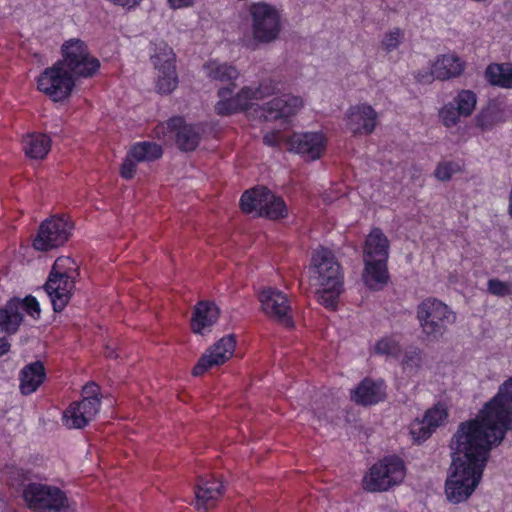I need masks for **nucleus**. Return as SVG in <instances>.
Instances as JSON below:
<instances>
[{
  "mask_svg": "<svg viewBox=\"0 0 512 512\" xmlns=\"http://www.w3.org/2000/svg\"><path fill=\"white\" fill-rule=\"evenodd\" d=\"M512 430V377L486 402L475 418L462 422L451 441L452 463L445 482L450 503L468 500L479 486L490 452Z\"/></svg>",
  "mask_w": 512,
  "mask_h": 512,
  "instance_id": "nucleus-1",
  "label": "nucleus"
},
{
  "mask_svg": "<svg viewBox=\"0 0 512 512\" xmlns=\"http://www.w3.org/2000/svg\"><path fill=\"white\" fill-rule=\"evenodd\" d=\"M275 86L272 81L252 83L235 91V85L221 87L217 92L214 110L219 116H231L245 113L248 117L276 120L296 114L303 107V99L295 95H283L269 101L265 107L258 102L273 94Z\"/></svg>",
  "mask_w": 512,
  "mask_h": 512,
  "instance_id": "nucleus-2",
  "label": "nucleus"
},
{
  "mask_svg": "<svg viewBox=\"0 0 512 512\" xmlns=\"http://www.w3.org/2000/svg\"><path fill=\"white\" fill-rule=\"evenodd\" d=\"M308 273L319 303L330 309L336 308L343 290V274L334 253L324 247L315 249Z\"/></svg>",
  "mask_w": 512,
  "mask_h": 512,
  "instance_id": "nucleus-3",
  "label": "nucleus"
},
{
  "mask_svg": "<svg viewBox=\"0 0 512 512\" xmlns=\"http://www.w3.org/2000/svg\"><path fill=\"white\" fill-rule=\"evenodd\" d=\"M389 241L385 234L374 228L368 234L363 247V281L373 290L381 289L388 281L387 260Z\"/></svg>",
  "mask_w": 512,
  "mask_h": 512,
  "instance_id": "nucleus-4",
  "label": "nucleus"
},
{
  "mask_svg": "<svg viewBox=\"0 0 512 512\" xmlns=\"http://www.w3.org/2000/svg\"><path fill=\"white\" fill-rule=\"evenodd\" d=\"M249 15L252 37L243 40L245 46L270 44L279 38L282 31V14L276 6L266 2L253 3L249 7Z\"/></svg>",
  "mask_w": 512,
  "mask_h": 512,
  "instance_id": "nucleus-5",
  "label": "nucleus"
},
{
  "mask_svg": "<svg viewBox=\"0 0 512 512\" xmlns=\"http://www.w3.org/2000/svg\"><path fill=\"white\" fill-rule=\"evenodd\" d=\"M78 265L70 257H58L45 284L54 311H62L68 304L75 288Z\"/></svg>",
  "mask_w": 512,
  "mask_h": 512,
  "instance_id": "nucleus-6",
  "label": "nucleus"
},
{
  "mask_svg": "<svg viewBox=\"0 0 512 512\" xmlns=\"http://www.w3.org/2000/svg\"><path fill=\"white\" fill-rule=\"evenodd\" d=\"M264 142L270 146H278L285 142L287 149L299 155L305 161H316L320 159L327 147V137L323 132H297L288 138L279 132H267L264 135Z\"/></svg>",
  "mask_w": 512,
  "mask_h": 512,
  "instance_id": "nucleus-7",
  "label": "nucleus"
},
{
  "mask_svg": "<svg viewBox=\"0 0 512 512\" xmlns=\"http://www.w3.org/2000/svg\"><path fill=\"white\" fill-rule=\"evenodd\" d=\"M406 477V467L397 456H386L374 463L363 477L362 485L368 492H386L400 485Z\"/></svg>",
  "mask_w": 512,
  "mask_h": 512,
  "instance_id": "nucleus-8",
  "label": "nucleus"
},
{
  "mask_svg": "<svg viewBox=\"0 0 512 512\" xmlns=\"http://www.w3.org/2000/svg\"><path fill=\"white\" fill-rule=\"evenodd\" d=\"M23 499L34 512H73L74 507L58 487L30 483L23 489Z\"/></svg>",
  "mask_w": 512,
  "mask_h": 512,
  "instance_id": "nucleus-9",
  "label": "nucleus"
},
{
  "mask_svg": "<svg viewBox=\"0 0 512 512\" xmlns=\"http://www.w3.org/2000/svg\"><path fill=\"white\" fill-rule=\"evenodd\" d=\"M417 318L428 337L439 339L445 334L447 327L455 322L456 315L444 302L427 298L418 305Z\"/></svg>",
  "mask_w": 512,
  "mask_h": 512,
  "instance_id": "nucleus-10",
  "label": "nucleus"
},
{
  "mask_svg": "<svg viewBox=\"0 0 512 512\" xmlns=\"http://www.w3.org/2000/svg\"><path fill=\"white\" fill-rule=\"evenodd\" d=\"M61 63L74 77H92L100 68L99 60L93 56L84 41L71 38L61 47Z\"/></svg>",
  "mask_w": 512,
  "mask_h": 512,
  "instance_id": "nucleus-11",
  "label": "nucleus"
},
{
  "mask_svg": "<svg viewBox=\"0 0 512 512\" xmlns=\"http://www.w3.org/2000/svg\"><path fill=\"white\" fill-rule=\"evenodd\" d=\"M240 206L245 213L255 212L270 219L283 218L288 214L284 200L265 187H256L243 193Z\"/></svg>",
  "mask_w": 512,
  "mask_h": 512,
  "instance_id": "nucleus-12",
  "label": "nucleus"
},
{
  "mask_svg": "<svg viewBox=\"0 0 512 512\" xmlns=\"http://www.w3.org/2000/svg\"><path fill=\"white\" fill-rule=\"evenodd\" d=\"M75 87V77L62 66L54 63L37 78V88L55 102L67 99Z\"/></svg>",
  "mask_w": 512,
  "mask_h": 512,
  "instance_id": "nucleus-13",
  "label": "nucleus"
},
{
  "mask_svg": "<svg viewBox=\"0 0 512 512\" xmlns=\"http://www.w3.org/2000/svg\"><path fill=\"white\" fill-rule=\"evenodd\" d=\"M98 386L88 384L83 389L81 401L74 402L63 413V423L69 429H80L94 419L99 411Z\"/></svg>",
  "mask_w": 512,
  "mask_h": 512,
  "instance_id": "nucleus-14",
  "label": "nucleus"
},
{
  "mask_svg": "<svg viewBox=\"0 0 512 512\" xmlns=\"http://www.w3.org/2000/svg\"><path fill=\"white\" fill-rule=\"evenodd\" d=\"M151 62L156 71V87L162 94L171 93L178 85L175 54L164 42L154 45Z\"/></svg>",
  "mask_w": 512,
  "mask_h": 512,
  "instance_id": "nucleus-15",
  "label": "nucleus"
},
{
  "mask_svg": "<svg viewBox=\"0 0 512 512\" xmlns=\"http://www.w3.org/2000/svg\"><path fill=\"white\" fill-rule=\"evenodd\" d=\"M73 225L66 217H52L45 220L39 227L33 240L36 250L47 251L63 245L71 236Z\"/></svg>",
  "mask_w": 512,
  "mask_h": 512,
  "instance_id": "nucleus-16",
  "label": "nucleus"
},
{
  "mask_svg": "<svg viewBox=\"0 0 512 512\" xmlns=\"http://www.w3.org/2000/svg\"><path fill=\"white\" fill-rule=\"evenodd\" d=\"M475 92L463 89L457 92L452 101L444 104L438 111L441 123L446 128H452L460 123L461 118L471 116L477 105Z\"/></svg>",
  "mask_w": 512,
  "mask_h": 512,
  "instance_id": "nucleus-17",
  "label": "nucleus"
},
{
  "mask_svg": "<svg viewBox=\"0 0 512 512\" xmlns=\"http://www.w3.org/2000/svg\"><path fill=\"white\" fill-rule=\"evenodd\" d=\"M465 67V61L457 54H442L431 62L429 72H418L416 78L421 83H431L435 79L449 80L459 77Z\"/></svg>",
  "mask_w": 512,
  "mask_h": 512,
  "instance_id": "nucleus-18",
  "label": "nucleus"
},
{
  "mask_svg": "<svg viewBox=\"0 0 512 512\" xmlns=\"http://www.w3.org/2000/svg\"><path fill=\"white\" fill-rule=\"evenodd\" d=\"M235 348V336H223L203 353L193 368V375L200 376L214 367L223 365L233 357Z\"/></svg>",
  "mask_w": 512,
  "mask_h": 512,
  "instance_id": "nucleus-19",
  "label": "nucleus"
},
{
  "mask_svg": "<svg viewBox=\"0 0 512 512\" xmlns=\"http://www.w3.org/2000/svg\"><path fill=\"white\" fill-rule=\"evenodd\" d=\"M258 301L263 313L285 326L292 325L287 296L277 288L265 287L258 292Z\"/></svg>",
  "mask_w": 512,
  "mask_h": 512,
  "instance_id": "nucleus-20",
  "label": "nucleus"
},
{
  "mask_svg": "<svg viewBox=\"0 0 512 512\" xmlns=\"http://www.w3.org/2000/svg\"><path fill=\"white\" fill-rule=\"evenodd\" d=\"M344 122L346 129L351 133L367 135L376 127L377 113L371 105L359 103L347 109Z\"/></svg>",
  "mask_w": 512,
  "mask_h": 512,
  "instance_id": "nucleus-21",
  "label": "nucleus"
},
{
  "mask_svg": "<svg viewBox=\"0 0 512 512\" xmlns=\"http://www.w3.org/2000/svg\"><path fill=\"white\" fill-rule=\"evenodd\" d=\"M220 309L210 301H200L196 304L191 318V329L195 334L206 335L217 323Z\"/></svg>",
  "mask_w": 512,
  "mask_h": 512,
  "instance_id": "nucleus-22",
  "label": "nucleus"
},
{
  "mask_svg": "<svg viewBox=\"0 0 512 512\" xmlns=\"http://www.w3.org/2000/svg\"><path fill=\"white\" fill-rule=\"evenodd\" d=\"M386 397V386L383 380L364 379L352 392L351 398L361 405H373Z\"/></svg>",
  "mask_w": 512,
  "mask_h": 512,
  "instance_id": "nucleus-23",
  "label": "nucleus"
},
{
  "mask_svg": "<svg viewBox=\"0 0 512 512\" xmlns=\"http://www.w3.org/2000/svg\"><path fill=\"white\" fill-rule=\"evenodd\" d=\"M223 493V485L217 479L201 480L195 490V506L206 511L212 507Z\"/></svg>",
  "mask_w": 512,
  "mask_h": 512,
  "instance_id": "nucleus-24",
  "label": "nucleus"
},
{
  "mask_svg": "<svg viewBox=\"0 0 512 512\" xmlns=\"http://www.w3.org/2000/svg\"><path fill=\"white\" fill-rule=\"evenodd\" d=\"M51 138L39 132L27 133L22 138V150L26 157L33 160L44 159L51 149Z\"/></svg>",
  "mask_w": 512,
  "mask_h": 512,
  "instance_id": "nucleus-25",
  "label": "nucleus"
},
{
  "mask_svg": "<svg viewBox=\"0 0 512 512\" xmlns=\"http://www.w3.org/2000/svg\"><path fill=\"white\" fill-rule=\"evenodd\" d=\"M45 368L39 361L30 363L22 368L19 375V388L23 395L34 393L44 382Z\"/></svg>",
  "mask_w": 512,
  "mask_h": 512,
  "instance_id": "nucleus-26",
  "label": "nucleus"
},
{
  "mask_svg": "<svg viewBox=\"0 0 512 512\" xmlns=\"http://www.w3.org/2000/svg\"><path fill=\"white\" fill-rule=\"evenodd\" d=\"M505 121L504 111L500 104L493 100L482 108L474 117L475 126L482 132L492 130L497 124Z\"/></svg>",
  "mask_w": 512,
  "mask_h": 512,
  "instance_id": "nucleus-27",
  "label": "nucleus"
},
{
  "mask_svg": "<svg viewBox=\"0 0 512 512\" xmlns=\"http://www.w3.org/2000/svg\"><path fill=\"white\" fill-rule=\"evenodd\" d=\"M201 128L198 125L186 123L180 118V124L175 132V142L181 150H194L200 141Z\"/></svg>",
  "mask_w": 512,
  "mask_h": 512,
  "instance_id": "nucleus-28",
  "label": "nucleus"
},
{
  "mask_svg": "<svg viewBox=\"0 0 512 512\" xmlns=\"http://www.w3.org/2000/svg\"><path fill=\"white\" fill-rule=\"evenodd\" d=\"M485 79L493 86L512 89V64L492 63L485 70Z\"/></svg>",
  "mask_w": 512,
  "mask_h": 512,
  "instance_id": "nucleus-29",
  "label": "nucleus"
},
{
  "mask_svg": "<svg viewBox=\"0 0 512 512\" xmlns=\"http://www.w3.org/2000/svg\"><path fill=\"white\" fill-rule=\"evenodd\" d=\"M22 322V313L19 311V303L15 299L10 300L0 308V329L6 333H15Z\"/></svg>",
  "mask_w": 512,
  "mask_h": 512,
  "instance_id": "nucleus-30",
  "label": "nucleus"
},
{
  "mask_svg": "<svg viewBox=\"0 0 512 512\" xmlns=\"http://www.w3.org/2000/svg\"><path fill=\"white\" fill-rule=\"evenodd\" d=\"M401 348L399 336L392 334L382 336L376 340L372 351L376 355L396 360L401 357Z\"/></svg>",
  "mask_w": 512,
  "mask_h": 512,
  "instance_id": "nucleus-31",
  "label": "nucleus"
},
{
  "mask_svg": "<svg viewBox=\"0 0 512 512\" xmlns=\"http://www.w3.org/2000/svg\"><path fill=\"white\" fill-rule=\"evenodd\" d=\"M203 70L207 77L221 82L233 81L239 76V72L234 66L215 60L207 62L203 66Z\"/></svg>",
  "mask_w": 512,
  "mask_h": 512,
  "instance_id": "nucleus-32",
  "label": "nucleus"
},
{
  "mask_svg": "<svg viewBox=\"0 0 512 512\" xmlns=\"http://www.w3.org/2000/svg\"><path fill=\"white\" fill-rule=\"evenodd\" d=\"M129 152H131V157L136 158L139 162H150L160 158L163 150L159 144L143 141L134 144Z\"/></svg>",
  "mask_w": 512,
  "mask_h": 512,
  "instance_id": "nucleus-33",
  "label": "nucleus"
},
{
  "mask_svg": "<svg viewBox=\"0 0 512 512\" xmlns=\"http://www.w3.org/2000/svg\"><path fill=\"white\" fill-rule=\"evenodd\" d=\"M180 124V117L170 119L165 123L158 124L154 129V135L163 142L175 140V132Z\"/></svg>",
  "mask_w": 512,
  "mask_h": 512,
  "instance_id": "nucleus-34",
  "label": "nucleus"
},
{
  "mask_svg": "<svg viewBox=\"0 0 512 512\" xmlns=\"http://www.w3.org/2000/svg\"><path fill=\"white\" fill-rule=\"evenodd\" d=\"M409 433L415 443H422L432 435L433 431L423 418H416L409 426Z\"/></svg>",
  "mask_w": 512,
  "mask_h": 512,
  "instance_id": "nucleus-35",
  "label": "nucleus"
},
{
  "mask_svg": "<svg viewBox=\"0 0 512 512\" xmlns=\"http://www.w3.org/2000/svg\"><path fill=\"white\" fill-rule=\"evenodd\" d=\"M447 416V410L443 405H435L425 412L423 419L434 432L440 425L443 424Z\"/></svg>",
  "mask_w": 512,
  "mask_h": 512,
  "instance_id": "nucleus-36",
  "label": "nucleus"
},
{
  "mask_svg": "<svg viewBox=\"0 0 512 512\" xmlns=\"http://www.w3.org/2000/svg\"><path fill=\"white\" fill-rule=\"evenodd\" d=\"M462 167L459 162L456 161H442L440 162L434 171V176L439 181H448L453 175L461 172Z\"/></svg>",
  "mask_w": 512,
  "mask_h": 512,
  "instance_id": "nucleus-37",
  "label": "nucleus"
},
{
  "mask_svg": "<svg viewBox=\"0 0 512 512\" xmlns=\"http://www.w3.org/2000/svg\"><path fill=\"white\" fill-rule=\"evenodd\" d=\"M396 361L401 363L405 370L417 368L421 363V353L414 347H409L404 351L401 349V357L400 359H396Z\"/></svg>",
  "mask_w": 512,
  "mask_h": 512,
  "instance_id": "nucleus-38",
  "label": "nucleus"
},
{
  "mask_svg": "<svg viewBox=\"0 0 512 512\" xmlns=\"http://www.w3.org/2000/svg\"><path fill=\"white\" fill-rule=\"evenodd\" d=\"M19 303V311L23 314L26 312L33 318H38L40 316V305L39 302L33 296H27L24 299H15Z\"/></svg>",
  "mask_w": 512,
  "mask_h": 512,
  "instance_id": "nucleus-39",
  "label": "nucleus"
},
{
  "mask_svg": "<svg viewBox=\"0 0 512 512\" xmlns=\"http://www.w3.org/2000/svg\"><path fill=\"white\" fill-rule=\"evenodd\" d=\"M402 38H403L402 31L398 28H394L385 34V36L382 40V47L386 51L395 50L401 43Z\"/></svg>",
  "mask_w": 512,
  "mask_h": 512,
  "instance_id": "nucleus-40",
  "label": "nucleus"
},
{
  "mask_svg": "<svg viewBox=\"0 0 512 512\" xmlns=\"http://www.w3.org/2000/svg\"><path fill=\"white\" fill-rule=\"evenodd\" d=\"M488 291L496 296H507L512 294V282H503L498 279L488 281Z\"/></svg>",
  "mask_w": 512,
  "mask_h": 512,
  "instance_id": "nucleus-41",
  "label": "nucleus"
},
{
  "mask_svg": "<svg viewBox=\"0 0 512 512\" xmlns=\"http://www.w3.org/2000/svg\"><path fill=\"white\" fill-rule=\"evenodd\" d=\"M137 163H139V161L136 160V158L131 157V152H128L120 169L121 176L127 180L133 178L136 172Z\"/></svg>",
  "mask_w": 512,
  "mask_h": 512,
  "instance_id": "nucleus-42",
  "label": "nucleus"
},
{
  "mask_svg": "<svg viewBox=\"0 0 512 512\" xmlns=\"http://www.w3.org/2000/svg\"><path fill=\"white\" fill-rule=\"evenodd\" d=\"M105 1L111 5H114V6L120 7L124 10L129 11V10L135 9L137 6H139L143 0H105Z\"/></svg>",
  "mask_w": 512,
  "mask_h": 512,
  "instance_id": "nucleus-43",
  "label": "nucleus"
},
{
  "mask_svg": "<svg viewBox=\"0 0 512 512\" xmlns=\"http://www.w3.org/2000/svg\"><path fill=\"white\" fill-rule=\"evenodd\" d=\"M167 2L173 9H180L191 6L194 0H167Z\"/></svg>",
  "mask_w": 512,
  "mask_h": 512,
  "instance_id": "nucleus-44",
  "label": "nucleus"
},
{
  "mask_svg": "<svg viewBox=\"0 0 512 512\" xmlns=\"http://www.w3.org/2000/svg\"><path fill=\"white\" fill-rule=\"evenodd\" d=\"M9 348H10V345L7 342V340L5 338H0V356L7 353Z\"/></svg>",
  "mask_w": 512,
  "mask_h": 512,
  "instance_id": "nucleus-45",
  "label": "nucleus"
},
{
  "mask_svg": "<svg viewBox=\"0 0 512 512\" xmlns=\"http://www.w3.org/2000/svg\"><path fill=\"white\" fill-rule=\"evenodd\" d=\"M508 213L512 218V186L509 194V204H508Z\"/></svg>",
  "mask_w": 512,
  "mask_h": 512,
  "instance_id": "nucleus-46",
  "label": "nucleus"
},
{
  "mask_svg": "<svg viewBox=\"0 0 512 512\" xmlns=\"http://www.w3.org/2000/svg\"><path fill=\"white\" fill-rule=\"evenodd\" d=\"M105 354L107 357H117V355L114 353V350L111 349L109 346L106 347Z\"/></svg>",
  "mask_w": 512,
  "mask_h": 512,
  "instance_id": "nucleus-47",
  "label": "nucleus"
}]
</instances>
